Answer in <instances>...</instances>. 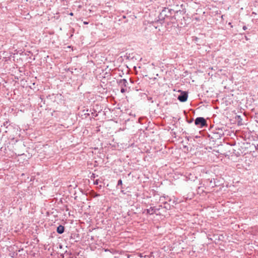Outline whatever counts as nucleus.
<instances>
[{
	"mask_svg": "<svg viewBox=\"0 0 258 258\" xmlns=\"http://www.w3.org/2000/svg\"><path fill=\"white\" fill-rule=\"evenodd\" d=\"M165 12V11L163 10L162 11V13H160V19L162 20V19H164V18L163 17V15H164V16H165V15L164 14V12Z\"/></svg>",
	"mask_w": 258,
	"mask_h": 258,
	"instance_id": "9",
	"label": "nucleus"
},
{
	"mask_svg": "<svg viewBox=\"0 0 258 258\" xmlns=\"http://www.w3.org/2000/svg\"><path fill=\"white\" fill-rule=\"evenodd\" d=\"M70 15L73 16V13L71 12V13H70Z\"/></svg>",
	"mask_w": 258,
	"mask_h": 258,
	"instance_id": "18",
	"label": "nucleus"
},
{
	"mask_svg": "<svg viewBox=\"0 0 258 258\" xmlns=\"http://www.w3.org/2000/svg\"><path fill=\"white\" fill-rule=\"evenodd\" d=\"M195 123L196 125L199 126L201 128L207 126L206 120L202 117H197L195 119Z\"/></svg>",
	"mask_w": 258,
	"mask_h": 258,
	"instance_id": "2",
	"label": "nucleus"
},
{
	"mask_svg": "<svg viewBox=\"0 0 258 258\" xmlns=\"http://www.w3.org/2000/svg\"><path fill=\"white\" fill-rule=\"evenodd\" d=\"M95 177L94 174H92V175L91 177Z\"/></svg>",
	"mask_w": 258,
	"mask_h": 258,
	"instance_id": "19",
	"label": "nucleus"
},
{
	"mask_svg": "<svg viewBox=\"0 0 258 258\" xmlns=\"http://www.w3.org/2000/svg\"><path fill=\"white\" fill-rule=\"evenodd\" d=\"M164 208L166 210H170L171 208V206L168 203L165 202L164 203Z\"/></svg>",
	"mask_w": 258,
	"mask_h": 258,
	"instance_id": "8",
	"label": "nucleus"
},
{
	"mask_svg": "<svg viewBox=\"0 0 258 258\" xmlns=\"http://www.w3.org/2000/svg\"><path fill=\"white\" fill-rule=\"evenodd\" d=\"M118 85L120 88H126L128 85L127 80L125 79H120L118 81Z\"/></svg>",
	"mask_w": 258,
	"mask_h": 258,
	"instance_id": "4",
	"label": "nucleus"
},
{
	"mask_svg": "<svg viewBox=\"0 0 258 258\" xmlns=\"http://www.w3.org/2000/svg\"><path fill=\"white\" fill-rule=\"evenodd\" d=\"M122 182L121 179L118 180V181L117 182V187H118L119 185H122Z\"/></svg>",
	"mask_w": 258,
	"mask_h": 258,
	"instance_id": "11",
	"label": "nucleus"
},
{
	"mask_svg": "<svg viewBox=\"0 0 258 258\" xmlns=\"http://www.w3.org/2000/svg\"><path fill=\"white\" fill-rule=\"evenodd\" d=\"M92 115L93 116H95V117H96V116H97L98 115V114L96 113H95V112H92Z\"/></svg>",
	"mask_w": 258,
	"mask_h": 258,
	"instance_id": "13",
	"label": "nucleus"
},
{
	"mask_svg": "<svg viewBox=\"0 0 258 258\" xmlns=\"http://www.w3.org/2000/svg\"><path fill=\"white\" fill-rule=\"evenodd\" d=\"M206 187L204 186V185H201L198 188V193L199 194H202L204 192L208 193L209 192V191H206Z\"/></svg>",
	"mask_w": 258,
	"mask_h": 258,
	"instance_id": "5",
	"label": "nucleus"
},
{
	"mask_svg": "<svg viewBox=\"0 0 258 258\" xmlns=\"http://www.w3.org/2000/svg\"><path fill=\"white\" fill-rule=\"evenodd\" d=\"M126 91H127V90L125 88H120V92L122 93H125Z\"/></svg>",
	"mask_w": 258,
	"mask_h": 258,
	"instance_id": "10",
	"label": "nucleus"
},
{
	"mask_svg": "<svg viewBox=\"0 0 258 258\" xmlns=\"http://www.w3.org/2000/svg\"><path fill=\"white\" fill-rule=\"evenodd\" d=\"M147 213L150 215H152L156 213V209L155 207H150V209L146 210Z\"/></svg>",
	"mask_w": 258,
	"mask_h": 258,
	"instance_id": "6",
	"label": "nucleus"
},
{
	"mask_svg": "<svg viewBox=\"0 0 258 258\" xmlns=\"http://www.w3.org/2000/svg\"><path fill=\"white\" fill-rule=\"evenodd\" d=\"M64 227L62 225H59L57 227L56 231L59 234H62L64 232Z\"/></svg>",
	"mask_w": 258,
	"mask_h": 258,
	"instance_id": "7",
	"label": "nucleus"
},
{
	"mask_svg": "<svg viewBox=\"0 0 258 258\" xmlns=\"http://www.w3.org/2000/svg\"><path fill=\"white\" fill-rule=\"evenodd\" d=\"M98 181H99L98 179H96L95 181H94V184H95V185L98 184Z\"/></svg>",
	"mask_w": 258,
	"mask_h": 258,
	"instance_id": "12",
	"label": "nucleus"
},
{
	"mask_svg": "<svg viewBox=\"0 0 258 258\" xmlns=\"http://www.w3.org/2000/svg\"><path fill=\"white\" fill-rule=\"evenodd\" d=\"M8 124H9V122H8V121H5V122L4 123V126H7Z\"/></svg>",
	"mask_w": 258,
	"mask_h": 258,
	"instance_id": "14",
	"label": "nucleus"
},
{
	"mask_svg": "<svg viewBox=\"0 0 258 258\" xmlns=\"http://www.w3.org/2000/svg\"><path fill=\"white\" fill-rule=\"evenodd\" d=\"M224 135V131L221 128H216L212 133V138L215 140H218L221 138Z\"/></svg>",
	"mask_w": 258,
	"mask_h": 258,
	"instance_id": "1",
	"label": "nucleus"
},
{
	"mask_svg": "<svg viewBox=\"0 0 258 258\" xmlns=\"http://www.w3.org/2000/svg\"><path fill=\"white\" fill-rule=\"evenodd\" d=\"M187 97L188 95L186 92H181L177 98L180 102H184L187 100Z\"/></svg>",
	"mask_w": 258,
	"mask_h": 258,
	"instance_id": "3",
	"label": "nucleus"
},
{
	"mask_svg": "<svg viewBox=\"0 0 258 258\" xmlns=\"http://www.w3.org/2000/svg\"><path fill=\"white\" fill-rule=\"evenodd\" d=\"M161 207H162V205H160V206H159V208H156V211H157V210H159L160 209V208H161Z\"/></svg>",
	"mask_w": 258,
	"mask_h": 258,
	"instance_id": "15",
	"label": "nucleus"
},
{
	"mask_svg": "<svg viewBox=\"0 0 258 258\" xmlns=\"http://www.w3.org/2000/svg\"><path fill=\"white\" fill-rule=\"evenodd\" d=\"M83 23H84V24L86 25V24H88V22H85H85H83Z\"/></svg>",
	"mask_w": 258,
	"mask_h": 258,
	"instance_id": "17",
	"label": "nucleus"
},
{
	"mask_svg": "<svg viewBox=\"0 0 258 258\" xmlns=\"http://www.w3.org/2000/svg\"><path fill=\"white\" fill-rule=\"evenodd\" d=\"M242 29L244 30H246L247 29V27L246 26H243V27H242Z\"/></svg>",
	"mask_w": 258,
	"mask_h": 258,
	"instance_id": "16",
	"label": "nucleus"
}]
</instances>
